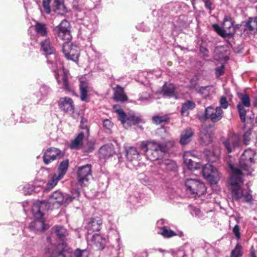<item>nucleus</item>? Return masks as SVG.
Masks as SVG:
<instances>
[{
  "label": "nucleus",
  "mask_w": 257,
  "mask_h": 257,
  "mask_svg": "<svg viewBox=\"0 0 257 257\" xmlns=\"http://www.w3.org/2000/svg\"><path fill=\"white\" fill-rule=\"evenodd\" d=\"M183 160L185 165L189 170H194L200 169L202 167V165L198 162H196L191 158L195 159L193 153L191 152H186L184 153L183 156Z\"/></svg>",
  "instance_id": "obj_17"
},
{
  "label": "nucleus",
  "mask_w": 257,
  "mask_h": 257,
  "mask_svg": "<svg viewBox=\"0 0 257 257\" xmlns=\"http://www.w3.org/2000/svg\"><path fill=\"white\" fill-rule=\"evenodd\" d=\"M86 252V250H81L80 249H77L74 253L75 257H82L83 254Z\"/></svg>",
  "instance_id": "obj_59"
},
{
  "label": "nucleus",
  "mask_w": 257,
  "mask_h": 257,
  "mask_svg": "<svg viewBox=\"0 0 257 257\" xmlns=\"http://www.w3.org/2000/svg\"><path fill=\"white\" fill-rule=\"evenodd\" d=\"M47 207V204L44 202L36 201L32 206V211L35 217V220L32 222L29 226L32 231L35 233L42 232L47 228L46 224L44 223V212Z\"/></svg>",
  "instance_id": "obj_4"
},
{
  "label": "nucleus",
  "mask_w": 257,
  "mask_h": 257,
  "mask_svg": "<svg viewBox=\"0 0 257 257\" xmlns=\"http://www.w3.org/2000/svg\"><path fill=\"white\" fill-rule=\"evenodd\" d=\"M23 189L24 193L25 195H30L33 192L34 190V187L32 185L27 184L24 187Z\"/></svg>",
  "instance_id": "obj_52"
},
{
  "label": "nucleus",
  "mask_w": 257,
  "mask_h": 257,
  "mask_svg": "<svg viewBox=\"0 0 257 257\" xmlns=\"http://www.w3.org/2000/svg\"><path fill=\"white\" fill-rule=\"evenodd\" d=\"M160 168L166 171H174L177 168L175 162L169 159H165L159 162Z\"/></svg>",
  "instance_id": "obj_26"
},
{
  "label": "nucleus",
  "mask_w": 257,
  "mask_h": 257,
  "mask_svg": "<svg viewBox=\"0 0 257 257\" xmlns=\"http://www.w3.org/2000/svg\"><path fill=\"white\" fill-rule=\"evenodd\" d=\"M159 233L164 237L168 238L175 236H178L180 237L184 236V233L182 231H177L175 232L166 226H163L160 228Z\"/></svg>",
  "instance_id": "obj_23"
},
{
  "label": "nucleus",
  "mask_w": 257,
  "mask_h": 257,
  "mask_svg": "<svg viewBox=\"0 0 257 257\" xmlns=\"http://www.w3.org/2000/svg\"><path fill=\"white\" fill-rule=\"evenodd\" d=\"M194 135V132L190 127L184 130L181 134L180 143L182 145H185L189 143L192 140Z\"/></svg>",
  "instance_id": "obj_24"
},
{
  "label": "nucleus",
  "mask_w": 257,
  "mask_h": 257,
  "mask_svg": "<svg viewBox=\"0 0 257 257\" xmlns=\"http://www.w3.org/2000/svg\"><path fill=\"white\" fill-rule=\"evenodd\" d=\"M232 231L237 239L240 238V228L238 225H235L233 228Z\"/></svg>",
  "instance_id": "obj_55"
},
{
  "label": "nucleus",
  "mask_w": 257,
  "mask_h": 257,
  "mask_svg": "<svg viewBox=\"0 0 257 257\" xmlns=\"http://www.w3.org/2000/svg\"><path fill=\"white\" fill-rule=\"evenodd\" d=\"M152 98V95L149 92L147 91L143 92L140 94L139 98L137 100V103L138 104H143L148 102Z\"/></svg>",
  "instance_id": "obj_39"
},
{
  "label": "nucleus",
  "mask_w": 257,
  "mask_h": 257,
  "mask_svg": "<svg viewBox=\"0 0 257 257\" xmlns=\"http://www.w3.org/2000/svg\"><path fill=\"white\" fill-rule=\"evenodd\" d=\"M36 32L41 36H47L48 30L45 24L37 22L35 25Z\"/></svg>",
  "instance_id": "obj_33"
},
{
  "label": "nucleus",
  "mask_w": 257,
  "mask_h": 257,
  "mask_svg": "<svg viewBox=\"0 0 257 257\" xmlns=\"http://www.w3.org/2000/svg\"><path fill=\"white\" fill-rule=\"evenodd\" d=\"M61 151L57 148H50L47 149L43 156L45 164L48 165L52 161L61 158Z\"/></svg>",
  "instance_id": "obj_15"
},
{
  "label": "nucleus",
  "mask_w": 257,
  "mask_h": 257,
  "mask_svg": "<svg viewBox=\"0 0 257 257\" xmlns=\"http://www.w3.org/2000/svg\"><path fill=\"white\" fill-rule=\"evenodd\" d=\"M69 23L63 20L58 26L52 28V32L58 40L64 41L62 50L66 58L76 62L78 60L79 54L77 47L69 43L72 38Z\"/></svg>",
  "instance_id": "obj_1"
},
{
  "label": "nucleus",
  "mask_w": 257,
  "mask_h": 257,
  "mask_svg": "<svg viewBox=\"0 0 257 257\" xmlns=\"http://www.w3.org/2000/svg\"><path fill=\"white\" fill-rule=\"evenodd\" d=\"M212 27L214 30L222 37L233 36L235 33V28L233 26V22L228 17L224 18L222 27L217 24H213Z\"/></svg>",
  "instance_id": "obj_7"
},
{
  "label": "nucleus",
  "mask_w": 257,
  "mask_h": 257,
  "mask_svg": "<svg viewBox=\"0 0 257 257\" xmlns=\"http://www.w3.org/2000/svg\"><path fill=\"white\" fill-rule=\"evenodd\" d=\"M159 132H161V133H162V132H166V130L164 127H161V128H160L159 129Z\"/></svg>",
  "instance_id": "obj_64"
},
{
  "label": "nucleus",
  "mask_w": 257,
  "mask_h": 257,
  "mask_svg": "<svg viewBox=\"0 0 257 257\" xmlns=\"http://www.w3.org/2000/svg\"><path fill=\"white\" fill-rule=\"evenodd\" d=\"M113 108L115 112L117 113L118 119L121 121L123 126L125 128H127L128 124L127 123V118L128 117V116L126 115L123 110L119 105H114Z\"/></svg>",
  "instance_id": "obj_28"
},
{
  "label": "nucleus",
  "mask_w": 257,
  "mask_h": 257,
  "mask_svg": "<svg viewBox=\"0 0 257 257\" xmlns=\"http://www.w3.org/2000/svg\"><path fill=\"white\" fill-rule=\"evenodd\" d=\"M203 177L211 184H216L220 178L218 170L211 164H207L202 167Z\"/></svg>",
  "instance_id": "obj_10"
},
{
  "label": "nucleus",
  "mask_w": 257,
  "mask_h": 257,
  "mask_svg": "<svg viewBox=\"0 0 257 257\" xmlns=\"http://www.w3.org/2000/svg\"><path fill=\"white\" fill-rule=\"evenodd\" d=\"M114 90V99L116 101L124 102L127 100V97L124 92L123 88L119 85H117Z\"/></svg>",
  "instance_id": "obj_25"
},
{
  "label": "nucleus",
  "mask_w": 257,
  "mask_h": 257,
  "mask_svg": "<svg viewBox=\"0 0 257 257\" xmlns=\"http://www.w3.org/2000/svg\"><path fill=\"white\" fill-rule=\"evenodd\" d=\"M91 240L96 246L100 249H102L104 248L106 242V238L98 233H95L92 236Z\"/></svg>",
  "instance_id": "obj_29"
},
{
  "label": "nucleus",
  "mask_w": 257,
  "mask_h": 257,
  "mask_svg": "<svg viewBox=\"0 0 257 257\" xmlns=\"http://www.w3.org/2000/svg\"><path fill=\"white\" fill-rule=\"evenodd\" d=\"M238 97L240 99V102L237 104L243 105L245 107H250V100L249 96L246 94L239 93L238 94Z\"/></svg>",
  "instance_id": "obj_37"
},
{
  "label": "nucleus",
  "mask_w": 257,
  "mask_h": 257,
  "mask_svg": "<svg viewBox=\"0 0 257 257\" xmlns=\"http://www.w3.org/2000/svg\"><path fill=\"white\" fill-rule=\"evenodd\" d=\"M78 183L79 185L86 186L92 178L91 166L89 164L80 167L77 170Z\"/></svg>",
  "instance_id": "obj_13"
},
{
  "label": "nucleus",
  "mask_w": 257,
  "mask_h": 257,
  "mask_svg": "<svg viewBox=\"0 0 257 257\" xmlns=\"http://www.w3.org/2000/svg\"><path fill=\"white\" fill-rule=\"evenodd\" d=\"M251 134V131L250 130H248L246 131L244 135H243V141L244 144L246 145H247L248 144V142L250 140V136Z\"/></svg>",
  "instance_id": "obj_53"
},
{
  "label": "nucleus",
  "mask_w": 257,
  "mask_h": 257,
  "mask_svg": "<svg viewBox=\"0 0 257 257\" xmlns=\"http://www.w3.org/2000/svg\"><path fill=\"white\" fill-rule=\"evenodd\" d=\"M186 189L192 194L200 196L206 191L204 184L197 179H187L185 182Z\"/></svg>",
  "instance_id": "obj_11"
},
{
  "label": "nucleus",
  "mask_w": 257,
  "mask_h": 257,
  "mask_svg": "<svg viewBox=\"0 0 257 257\" xmlns=\"http://www.w3.org/2000/svg\"><path fill=\"white\" fill-rule=\"evenodd\" d=\"M191 214L192 215H195L198 217H201V211L200 209L198 208L195 207L193 208L191 212Z\"/></svg>",
  "instance_id": "obj_58"
},
{
  "label": "nucleus",
  "mask_w": 257,
  "mask_h": 257,
  "mask_svg": "<svg viewBox=\"0 0 257 257\" xmlns=\"http://www.w3.org/2000/svg\"><path fill=\"white\" fill-rule=\"evenodd\" d=\"M255 155L254 151L251 149H247L244 151L240 158L239 165V168L242 170L247 172L246 175H250L252 168L251 165L253 163V157Z\"/></svg>",
  "instance_id": "obj_8"
},
{
  "label": "nucleus",
  "mask_w": 257,
  "mask_h": 257,
  "mask_svg": "<svg viewBox=\"0 0 257 257\" xmlns=\"http://www.w3.org/2000/svg\"><path fill=\"white\" fill-rule=\"evenodd\" d=\"M41 48L47 57V62L50 64L49 67L51 68L55 73V78L60 87L68 91H71L68 81V74L65 70L58 69L57 62L53 63L49 60L48 56L54 55V49L52 46L49 38L41 42Z\"/></svg>",
  "instance_id": "obj_3"
},
{
  "label": "nucleus",
  "mask_w": 257,
  "mask_h": 257,
  "mask_svg": "<svg viewBox=\"0 0 257 257\" xmlns=\"http://www.w3.org/2000/svg\"><path fill=\"white\" fill-rule=\"evenodd\" d=\"M207 113L208 112H207V108H206L204 112H199L197 113V117L198 119L201 121H205L206 120L209 119V114Z\"/></svg>",
  "instance_id": "obj_49"
},
{
  "label": "nucleus",
  "mask_w": 257,
  "mask_h": 257,
  "mask_svg": "<svg viewBox=\"0 0 257 257\" xmlns=\"http://www.w3.org/2000/svg\"><path fill=\"white\" fill-rule=\"evenodd\" d=\"M113 153L112 149L108 145H105L101 147L99 150L100 155L105 159L113 155Z\"/></svg>",
  "instance_id": "obj_34"
},
{
  "label": "nucleus",
  "mask_w": 257,
  "mask_h": 257,
  "mask_svg": "<svg viewBox=\"0 0 257 257\" xmlns=\"http://www.w3.org/2000/svg\"><path fill=\"white\" fill-rule=\"evenodd\" d=\"M71 194V195L63 194L61 192L56 191L50 195L48 201H39L45 202L47 204V207L50 206V208L45 209V211L53 208L58 207L60 205L66 206L73 200L78 198L80 192L78 189H76L72 191Z\"/></svg>",
  "instance_id": "obj_5"
},
{
  "label": "nucleus",
  "mask_w": 257,
  "mask_h": 257,
  "mask_svg": "<svg viewBox=\"0 0 257 257\" xmlns=\"http://www.w3.org/2000/svg\"><path fill=\"white\" fill-rule=\"evenodd\" d=\"M212 128L206 125H203L200 129L199 137L202 143L207 145L212 141Z\"/></svg>",
  "instance_id": "obj_19"
},
{
  "label": "nucleus",
  "mask_w": 257,
  "mask_h": 257,
  "mask_svg": "<svg viewBox=\"0 0 257 257\" xmlns=\"http://www.w3.org/2000/svg\"><path fill=\"white\" fill-rule=\"evenodd\" d=\"M224 73V65H222L221 66L216 68L215 70V74L217 77H219L222 75Z\"/></svg>",
  "instance_id": "obj_57"
},
{
  "label": "nucleus",
  "mask_w": 257,
  "mask_h": 257,
  "mask_svg": "<svg viewBox=\"0 0 257 257\" xmlns=\"http://www.w3.org/2000/svg\"><path fill=\"white\" fill-rule=\"evenodd\" d=\"M250 257H256L255 250L253 246H252L250 249Z\"/></svg>",
  "instance_id": "obj_60"
},
{
  "label": "nucleus",
  "mask_w": 257,
  "mask_h": 257,
  "mask_svg": "<svg viewBox=\"0 0 257 257\" xmlns=\"http://www.w3.org/2000/svg\"><path fill=\"white\" fill-rule=\"evenodd\" d=\"M80 24L82 26L81 29L86 28L90 33L93 32L96 28L97 24L96 16L91 12L85 13L83 18L80 19Z\"/></svg>",
  "instance_id": "obj_12"
},
{
  "label": "nucleus",
  "mask_w": 257,
  "mask_h": 257,
  "mask_svg": "<svg viewBox=\"0 0 257 257\" xmlns=\"http://www.w3.org/2000/svg\"><path fill=\"white\" fill-rule=\"evenodd\" d=\"M54 232L56 235L61 239H63L68 234L67 230L62 226H56L54 228Z\"/></svg>",
  "instance_id": "obj_40"
},
{
  "label": "nucleus",
  "mask_w": 257,
  "mask_h": 257,
  "mask_svg": "<svg viewBox=\"0 0 257 257\" xmlns=\"http://www.w3.org/2000/svg\"><path fill=\"white\" fill-rule=\"evenodd\" d=\"M220 104L222 108L226 109L227 108L228 104L226 100V98L224 96H221L220 100Z\"/></svg>",
  "instance_id": "obj_56"
},
{
  "label": "nucleus",
  "mask_w": 257,
  "mask_h": 257,
  "mask_svg": "<svg viewBox=\"0 0 257 257\" xmlns=\"http://www.w3.org/2000/svg\"><path fill=\"white\" fill-rule=\"evenodd\" d=\"M196 106L195 102L192 100H187L182 105L181 114L182 116H187L189 115V110H192Z\"/></svg>",
  "instance_id": "obj_30"
},
{
  "label": "nucleus",
  "mask_w": 257,
  "mask_h": 257,
  "mask_svg": "<svg viewBox=\"0 0 257 257\" xmlns=\"http://www.w3.org/2000/svg\"><path fill=\"white\" fill-rule=\"evenodd\" d=\"M80 90V98L82 101L89 102L90 100V93L91 91H87L83 89V88H79Z\"/></svg>",
  "instance_id": "obj_44"
},
{
  "label": "nucleus",
  "mask_w": 257,
  "mask_h": 257,
  "mask_svg": "<svg viewBox=\"0 0 257 257\" xmlns=\"http://www.w3.org/2000/svg\"><path fill=\"white\" fill-rule=\"evenodd\" d=\"M223 49L222 47H218L217 48H216L215 50V52L216 53H218V52H220V51H221V50Z\"/></svg>",
  "instance_id": "obj_62"
},
{
  "label": "nucleus",
  "mask_w": 257,
  "mask_h": 257,
  "mask_svg": "<svg viewBox=\"0 0 257 257\" xmlns=\"http://www.w3.org/2000/svg\"><path fill=\"white\" fill-rule=\"evenodd\" d=\"M102 223V219L99 217H95L90 219L86 226L88 233L99 231Z\"/></svg>",
  "instance_id": "obj_20"
},
{
  "label": "nucleus",
  "mask_w": 257,
  "mask_h": 257,
  "mask_svg": "<svg viewBox=\"0 0 257 257\" xmlns=\"http://www.w3.org/2000/svg\"><path fill=\"white\" fill-rule=\"evenodd\" d=\"M23 257H35L34 255H33L32 254H30L29 253H25Z\"/></svg>",
  "instance_id": "obj_63"
},
{
  "label": "nucleus",
  "mask_w": 257,
  "mask_h": 257,
  "mask_svg": "<svg viewBox=\"0 0 257 257\" xmlns=\"http://www.w3.org/2000/svg\"><path fill=\"white\" fill-rule=\"evenodd\" d=\"M61 179L59 178L56 174H54L52 178L47 183L46 189L47 190H50L52 189L57 185L58 182Z\"/></svg>",
  "instance_id": "obj_41"
},
{
  "label": "nucleus",
  "mask_w": 257,
  "mask_h": 257,
  "mask_svg": "<svg viewBox=\"0 0 257 257\" xmlns=\"http://www.w3.org/2000/svg\"><path fill=\"white\" fill-rule=\"evenodd\" d=\"M87 120L85 118L82 117L80 121V127L81 129L83 130L85 135L87 136L89 135V129L87 125Z\"/></svg>",
  "instance_id": "obj_47"
},
{
  "label": "nucleus",
  "mask_w": 257,
  "mask_h": 257,
  "mask_svg": "<svg viewBox=\"0 0 257 257\" xmlns=\"http://www.w3.org/2000/svg\"><path fill=\"white\" fill-rule=\"evenodd\" d=\"M51 0H43V7L45 13L49 14L51 12L50 4Z\"/></svg>",
  "instance_id": "obj_50"
},
{
  "label": "nucleus",
  "mask_w": 257,
  "mask_h": 257,
  "mask_svg": "<svg viewBox=\"0 0 257 257\" xmlns=\"http://www.w3.org/2000/svg\"><path fill=\"white\" fill-rule=\"evenodd\" d=\"M113 126L112 123L108 119H105L103 122V126L104 128L109 132Z\"/></svg>",
  "instance_id": "obj_54"
},
{
  "label": "nucleus",
  "mask_w": 257,
  "mask_h": 257,
  "mask_svg": "<svg viewBox=\"0 0 257 257\" xmlns=\"http://www.w3.org/2000/svg\"><path fill=\"white\" fill-rule=\"evenodd\" d=\"M85 136L84 132H80L76 137L71 141L69 147L71 149H79L83 145V140Z\"/></svg>",
  "instance_id": "obj_27"
},
{
  "label": "nucleus",
  "mask_w": 257,
  "mask_h": 257,
  "mask_svg": "<svg viewBox=\"0 0 257 257\" xmlns=\"http://www.w3.org/2000/svg\"><path fill=\"white\" fill-rule=\"evenodd\" d=\"M157 250H158L160 252H165V251L162 249H156L155 248H150L149 249H145L142 251L141 253V257H148L149 253H153Z\"/></svg>",
  "instance_id": "obj_48"
},
{
  "label": "nucleus",
  "mask_w": 257,
  "mask_h": 257,
  "mask_svg": "<svg viewBox=\"0 0 257 257\" xmlns=\"http://www.w3.org/2000/svg\"><path fill=\"white\" fill-rule=\"evenodd\" d=\"M47 241L49 244L45 249V254L50 257H66L65 243H59L55 245L51 243V239L50 237H47Z\"/></svg>",
  "instance_id": "obj_9"
},
{
  "label": "nucleus",
  "mask_w": 257,
  "mask_h": 257,
  "mask_svg": "<svg viewBox=\"0 0 257 257\" xmlns=\"http://www.w3.org/2000/svg\"><path fill=\"white\" fill-rule=\"evenodd\" d=\"M79 88H83V89L87 91H92L93 87L91 84L87 80H83L80 79L79 84Z\"/></svg>",
  "instance_id": "obj_45"
},
{
  "label": "nucleus",
  "mask_w": 257,
  "mask_h": 257,
  "mask_svg": "<svg viewBox=\"0 0 257 257\" xmlns=\"http://www.w3.org/2000/svg\"><path fill=\"white\" fill-rule=\"evenodd\" d=\"M242 255V247L239 243H237L234 248L231 251L230 257H241Z\"/></svg>",
  "instance_id": "obj_42"
},
{
  "label": "nucleus",
  "mask_w": 257,
  "mask_h": 257,
  "mask_svg": "<svg viewBox=\"0 0 257 257\" xmlns=\"http://www.w3.org/2000/svg\"><path fill=\"white\" fill-rule=\"evenodd\" d=\"M208 88V86L206 87H201L200 88L199 90V92L200 93H203L204 91L206 90Z\"/></svg>",
  "instance_id": "obj_61"
},
{
  "label": "nucleus",
  "mask_w": 257,
  "mask_h": 257,
  "mask_svg": "<svg viewBox=\"0 0 257 257\" xmlns=\"http://www.w3.org/2000/svg\"><path fill=\"white\" fill-rule=\"evenodd\" d=\"M69 161L65 160L61 162L58 169V175L59 178L62 179L65 175L68 168Z\"/></svg>",
  "instance_id": "obj_32"
},
{
  "label": "nucleus",
  "mask_w": 257,
  "mask_h": 257,
  "mask_svg": "<svg viewBox=\"0 0 257 257\" xmlns=\"http://www.w3.org/2000/svg\"><path fill=\"white\" fill-rule=\"evenodd\" d=\"M204 154L209 162H215L220 156L221 149L218 146L216 145L210 150H205Z\"/></svg>",
  "instance_id": "obj_22"
},
{
  "label": "nucleus",
  "mask_w": 257,
  "mask_h": 257,
  "mask_svg": "<svg viewBox=\"0 0 257 257\" xmlns=\"http://www.w3.org/2000/svg\"><path fill=\"white\" fill-rule=\"evenodd\" d=\"M175 86L173 84H165L163 87V93L168 97H176Z\"/></svg>",
  "instance_id": "obj_31"
},
{
  "label": "nucleus",
  "mask_w": 257,
  "mask_h": 257,
  "mask_svg": "<svg viewBox=\"0 0 257 257\" xmlns=\"http://www.w3.org/2000/svg\"><path fill=\"white\" fill-rule=\"evenodd\" d=\"M152 120L154 123L158 124L163 122H167L169 120V118L166 115H156L153 117Z\"/></svg>",
  "instance_id": "obj_46"
},
{
  "label": "nucleus",
  "mask_w": 257,
  "mask_h": 257,
  "mask_svg": "<svg viewBox=\"0 0 257 257\" xmlns=\"http://www.w3.org/2000/svg\"><path fill=\"white\" fill-rule=\"evenodd\" d=\"M237 108L241 121L244 122L246 120V114L247 112L249 110V107H245L240 104H237Z\"/></svg>",
  "instance_id": "obj_38"
},
{
  "label": "nucleus",
  "mask_w": 257,
  "mask_h": 257,
  "mask_svg": "<svg viewBox=\"0 0 257 257\" xmlns=\"http://www.w3.org/2000/svg\"><path fill=\"white\" fill-rule=\"evenodd\" d=\"M222 143L227 150V153H230L235 148L239 146L240 141L237 135L233 134L229 136L226 140H224Z\"/></svg>",
  "instance_id": "obj_18"
},
{
  "label": "nucleus",
  "mask_w": 257,
  "mask_h": 257,
  "mask_svg": "<svg viewBox=\"0 0 257 257\" xmlns=\"http://www.w3.org/2000/svg\"><path fill=\"white\" fill-rule=\"evenodd\" d=\"M125 156L127 160L133 163L134 168L139 170L140 168H145V165L143 163L139 162L138 159L140 156V153L135 147H130L125 149Z\"/></svg>",
  "instance_id": "obj_14"
},
{
  "label": "nucleus",
  "mask_w": 257,
  "mask_h": 257,
  "mask_svg": "<svg viewBox=\"0 0 257 257\" xmlns=\"http://www.w3.org/2000/svg\"><path fill=\"white\" fill-rule=\"evenodd\" d=\"M51 92V89L49 86L44 84H42L40 88L39 92L37 94L38 96L40 97L39 100L43 99L44 98L48 95Z\"/></svg>",
  "instance_id": "obj_36"
},
{
  "label": "nucleus",
  "mask_w": 257,
  "mask_h": 257,
  "mask_svg": "<svg viewBox=\"0 0 257 257\" xmlns=\"http://www.w3.org/2000/svg\"><path fill=\"white\" fill-rule=\"evenodd\" d=\"M207 112L209 114V119L213 122H216L222 118L223 111L220 107H216L215 110L211 106L207 107Z\"/></svg>",
  "instance_id": "obj_21"
},
{
  "label": "nucleus",
  "mask_w": 257,
  "mask_h": 257,
  "mask_svg": "<svg viewBox=\"0 0 257 257\" xmlns=\"http://www.w3.org/2000/svg\"><path fill=\"white\" fill-rule=\"evenodd\" d=\"M139 199L135 195H131L128 198L127 201L130 204L135 207L139 203Z\"/></svg>",
  "instance_id": "obj_51"
},
{
  "label": "nucleus",
  "mask_w": 257,
  "mask_h": 257,
  "mask_svg": "<svg viewBox=\"0 0 257 257\" xmlns=\"http://www.w3.org/2000/svg\"><path fill=\"white\" fill-rule=\"evenodd\" d=\"M139 147L147 158L152 161L159 160L167 151L166 146L154 141L142 142Z\"/></svg>",
  "instance_id": "obj_6"
},
{
  "label": "nucleus",
  "mask_w": 257,
  "mask_h": 257,
  "mask_svg": "<svg viewBox=\"0 0 257 257\" xmlns=\"http://www.w3.org/2000/svg\"><path fill=\"white\" fill-rule=\"evenodd\" d=\"M128 123V127H129L132 124H137L141 121V118L139 116H136L135 115H130L127 118Z\"/></svg>",
  "instance_id": "obj_43"
},
{
  "label": "nucleus",
  "mask_w": 257,
  "mask_h": 257,
  "mask_svg": "<svg viewBox=\"0 0 257 257\" xmlns=\"http://www.w3.org/2000/svg\"><path fill=\"white\" fill-rule=\"evenodd\" d=\"M53 5L56 12L63 14L66 12L63 0H54Z\"/></svg>",
  "instance_id": "obj_35"
},
{
  "label": "nucleus",
  "mask_w": 257,
  "mask_h": 257,
  "mask_svg": "<svg viewBox=\"0 0 257 257\" xmlns=\"http://www.w3.org/2000/svg\"><path fill=\"white\" fill-rule=\"evenodd\" d=\"M58 105L61 111L69 114L74 112V104L72 99L68 97L60 98L58 101Z\"/></svg>",
  "instance_id": "obj_16"
},
{
  "label": "nucleus",
  "mask_w": 257,
  "mask_h": 257,
  "mask_svg": "<svg viewBox=\"0 0 257 257\" xmlns=\"http://www.w3.org/2000/svg\"><path fill=\"white\" fill-rule=\"evenodd\" d=\"M227 164L231 171L229 184L231 186L232 197L236 200L252 205L253 199L250 192L244 191L240 186V184L243 182V177L245 173L240 169L235 167L230 161H228Z\"/></svg>",
  "instance_id": "obj_2"
}]
</instances>
